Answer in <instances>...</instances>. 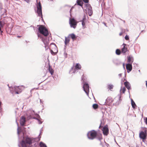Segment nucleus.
Instances as JSON below:
<instances>
[{
	"instance_id": "f257e3e1",
	"label": "nucleus",
	"mask_w": 147,
	"mask_h": 147,
	"mask_svg": "<svg viewBox=\"0 0 147 147\" xmlns=\"http://www.w3.org/2000/svg\"><path fill=\"white\" fill-rule=\"evenodd\" d=\"M87 136L88 138L90 140H93L97 138L99 140H101L102 138V134L98 133L94 130H92L89 131L87 133Z\"/></svg>"
},
{
	"instance_id": "f03ea898",
	"label": "nucleus",
	"mask_w": 147,
	"mask_h": 147,
	"mask_svg": "<svg viewBox=\"0 0 147 147\" xmlns=\"http://www.w3.org/2000/svg\"><path fill=\"white\" fill-rule=\"evenodd\" d=\"M121 97H115L114 100L111 98V97H108L107 98L106 100V102L107 103H109V104L113 102H116L115 103H114V104L115 106H117L119 105V104L121 102V100L120 99Z\"/></svg>"
},
{
	"instance_id": "7ed1b4c3",
	"label": "nucleus",
	"mask_w": 147,
	"mask_h": 147,
	"mask_svg": "<svg viewBox=\"0 0 147 147\" xmlns=\"http://www.w3.org/2000/svg\"><path fill=\"white\" fill-rule=\"evenodd\" d=\"M32 141L30 138H27L24 140H22L21 142L22 147H33L31 146H29L32 144Z\"/></svg>"
},
{
	"instance_id": "20e7f679",
	"label": "nucleus",
	"mask_w": 147,
	"mask_h": 147,
	"mask_svg": "<svg viewBox=\"0 0 147 147\" xmlns=\"http://www.w3.org/2000/svg\"><path fill=\"white\" fill-rule=\"evenodd\" d=\"M38 30L41 34L45 36H47L49 35L48 30L43 25L39 26Z\"/></svg>"
},
{
	"instance_id": "39448f33",
	"label": "nucleus",
	"mask_w": 147,
	"mask_h": 147,
	"mask_svg": "<svg viewBox=\"0 0 147 147\" xmlns=\"http://www.w3.org/2000/svg\"><path fill=\"white\" fill-rule=\"evenodd\" d=\"M51 54L53 55H55L58 52L57 48L54 44H51L49 48Z\"/></svg>"
},
{
	"instance_id": "423d86ee",
	"label": "nucleus",
	"mask_w": 147,
	"mask_h": 147,
	"mask_svg": "<svg viewBox=\"0 0 147 147\" xmlns=\"http://www.w3.org/2000/svg\"><path fill=\"white\" fill-rule=\"evenodd\" d=\"M37 12L38 16L40 17H42V7L40 2H39L37 6Z\"/></svg>"
},
{
	"instance_id": "0eeeda50",
	"label": "nucleus",
	"mask_w": 147,
	"mask_h": 147,
	"mask_svg": "<svg viewBox=\"0 0 147 147\" xmlns=\"http://www.w3.org/2000/svg\"><path fill=\"white\" fill-rule=\"evenodd\" d=\"M83 87L84 91L88 96L89 90V86L88 84L86 83L84 84V85Z\"/></svg>"
},
{
	"instance_id": "6e6552de",
	"label": "nucleus",
	"mask_w": 147,
	"mask_h": 147,
	"mask_svg": "<svg viewBox=\"0 0 147 147\" xmlns=\"http://www.w3.org/2000/svg\"><path fill=\"white\" fill-rule=\"evenodd\" d=\"M77 23L74 18H71L70 20V24L71 27L75 28Z\"/></svg>"
},
{
	"instance_id": "1a4fd4ad",
	"label": "nucleus",
	"mask_w": 147,
	"mask_h": 147,
	"mask_svg": "<svg viewBox=\"0 0 147 147\" xmlns=\"http://www.w3.org/2000/svg\"><path fill=\"white\" fill-rule=\"evenodd\" d=\"M103 133L104 135H107L109 134V129L107 125L105 126L102 129Z\"/></svg>"
},
{
	"instance_id": "9d476101",
	"label": "nucleus",
	"mask_w": 147,
	"mask_h": 147,
	"mask_svg": "<svg viewBox=\"0 0 147 147\" xmlns=\"http://www.w3.org/2000/svg\"><path fill=\"white\" fill-rule=\"evenodd\" d=\"M122 46L123 47L121 49V53H126L127 51H128L127 45L123 43Z\"/></svg>"
},
{
	"instance_id": "9b49d317",
	"label": "nucleus",
	"mask_w": 147,
	"mask_h": 147,
	"mask_svg": "<svg viewBox=\"0 0 147 147\" xmlns=\"http://www.w3.org/2000/svg\"><path fill=\"white\" fill-rule=\"evenodd\" d=\"M139 137L140 138L143 140H145L146 139V132H145L143 131H141L139 134Z\"/></svg>"
},
{
	"instance_id": "f8f14e48",
	"label": "nucleus",
	"mask_w": 147,
	"mask_h": 147,
	"mask_svg": "<svg viewBox=\"0 0 147 147\" xmlns=\"http://www.w3.org/2000/svg\"><path fill=\"white\" fill-rule=\"evenodd\" d=\"M126 69L127 72H129L131 71L132 69V66L131 64L128 63L126 64Z\"/></svg>"
},
{
	"instance_id": "ddd939ff",
	"label": "nucleus",
	"mask_w": 147,
	"mask_h": 147,
	"mask_svg": "<svg viewBox=\"0 0 147 147\" xmlns=\"http://www.w3.org/2000/svg\"><path fill=\"white\" fill-rule=\"evenodd\" d=\"M81 68V65L78 63H76L75 66V68L74 69V73H75V71L78 70L80 69Z\"/></svg>"
},
{
	"instance_id": "4468645a",
	"label": "nucleus",
	"mask_w": 147,
	"mask_h": 147,
	"mask_svg": "<svg viewBox=\"0 0 147 147\" xmlns=\"http://www.w3.org/2000/svg\"><path fill=\"white\" fill-rule=\"evenodd\" d=\"M26 122V119L24 117H22L20 120V124L21 125L23 126L24 125Z\"/></svg>"
},
{
	"instance_id": "2eb2a0df",
	"label": "nucleus",
	"mask_w": 147,
	"mask_h": 147,
	"mask_svg": "<svg viewBox=\"0 0 147 147\" xmlns=\"http://www.w3.org/2000/svg\"><path fill=\"white\" fill-rule=\"evenodd\" d=\"M134 61L133 58L130 55L128 57L127 62L129 63L132 64Z\"/></svg>"
},
{
	"instance_id": "dca6fc26",
	"label": "nucleus",
	"mask_w": 147,
	"mask_h": 147,
	"mask_svg": "<svg viewBox=\"0 0 147 147\" xmlns=\"http://www.w3.org/2000/svg\"><path fill=\"white\" fill-rule=\"evenodd\" d=\"M124 84L126 87L129 90L131 89L130 84L128 82H125L124 83Z\"/></svg>"
},
{
	"instance_id": "f3484780",
	"label": "nucleus",
	"mask_w": 147,
	"mask_h": 147,
	"mask_svg": "<svg viewBox=\"0 0 147 147\" xmlns=\"http://www.w3.org/2000/svg\"><path fill=\"white\" fill-rule=\"evenodd\" d=\"M48 70L51 75H53V74L54 71L50 65H49Z\"/></svg>"
},
{
	"instance_id": "a211bd4d",
	"label": "nucleus",
	"mask_w": 147,
	"mask_h": 147,
	"mask_svg": "<svg viewBox=\"0 0 147 147\" xmlns=\"http://www.w3.org/2000/svg\"><path fill=\"white\" fill-rule=\"evenodd\" d=\"M15 91L16 94H19L21 92L19 87H16L15 88Z\"/></svg>"
},
{
	"instance_id": "6ab92c4d",
	"label": "nucleus",
	"mask_w": 147,
	"mask_h": 147,
	"mask_svg": "<svg viewBox=\"0 0 147 147\" xmlns=\"http://www.w3.org/2000/svg\"><path fill=\"white\" fill-rule=\"evenodd\" d=\"M77 3L78 5H80L82 7L83 3L82 1V0H77Z\"/></svg>"
},
{
	"instance_id": "aec40b11",
	"label": "nucleus",
	"mask_w": 147,
	"mask_h": 147,
	"mask_svg": "<svg viewBox=\"0 0 147 147\" xmlns=\"http://www.w3.org/2000/svg\"><path fill=\"white\" fill-rule=\"evenodd\" d=\"M70 41V38L69 37H65V43L66 45Z\"/></svg>"
},
{
	"instance_id": "412c9836",
	"label": "nucleus",
	"mask_w": 147,
	"mask_h": 147,
	"mask_svg": "<svg viewBox=\"0 0 147 147\" xmlns=\"http://www.w3.org/2000/svg\"><path fill=\"white\" fill-rule=\"evenodd\" d=\"M69 36L73 40H76V35L74 34H71L69 35Z\"/></svg>"
},
{
	"instance_id": "4be33fe9",
	"label": "nucleus",
	"mask_w": 147,
	"mask_h": 147,
	"mask_svg": "<svg viewBox=\"0 0 147 147\" xmlns=\"http://www.w3.org/2000/svg\"><path fill=\"white\" fill-rule=\"evenodd\" d=\"M131 104L132 107L133 108H135L136 107V104L135 103V102L133 101V100L132 99H131Z\"/></svg>"
},
{
	"instance_id": "5701e85b",
	"label": "nucleus",
	"mask_w": 147,
	"mask_h": 147,
	"mask_svg": "<svg viewBox=\"0 0 147 147\" xmlns=\"http://www.w3.org/2000/svg\"><path fill=\"white\" fill-rule=\"evenodd\" d=\"M126 89L124 87H121L120 92L121 93H124L125 91H126Z\"/></svg>"
},
{
	"instance_id": "b1692460",
	"label": "nucleus",
	"mask_w": 147,
	"mask_h": 147,
	"mask_svg": "<svg viewBox=\"0 0 147 147\" xmlns=\"http://www.w3.org/2000/svg\"><path fill=\"white\" fill-rule=\"evenodd\" d=\"M92 107L94 109H96L98 108V105L97 104H94L92 105Z\"/></svg>"
},
{
	"instance_id": "393cba45",
	"label": "nucleus",
	"mask_w": 147,
	"mask_h": 147,
	"mask_svg": "<svg viewBox=\"0 0 147 147\" xmlns=\"http://www.w3.org/2000/svg\"><path fill=\"white\" fill-rule=\"evenodd\" d=\"M121 51L119 49H117L116 51V53L117 55H119L121 54Z\"/></svg>"
},
{
	"instance_id": "a878e982",
	"label": "nucleus",
	"mask_w": 147,
	"mask_h": 147,
	"mask_svg": "<svg viewBox=\"0 0 147 147\" xmlns=\"http://www.w3.org/2000/svg\"><path fill=\"white\" fill-rule=\"evenodd\" d=\"M113 86L112 84H109L108 85V88L111 90V89H113Z\"/></svg>"
},
{
	"instance_id": "bb28decb",
	"label": "nucleus",
	"mask_w": 147,
	"mask_h": 147,
	"mask_svg": "<svg viewBox=\"0 0 147 147\" xmlns=\"http://www.w3.org/2000/svg\"><path fill=\"white\" fill-rule=\"evenodd\" d=\"M40 147H47L46 145L42 142H40Z\"/></svg>"
},
{
	"instance_id": "cd10ccee",
	"label": "nucleus",
	"mask_w": 147,
	"mask_h": 147,
	"mask_svg": "<svg viewBox=\"0 0 147 147\" xmlns=\"http://www.w3.org/2000/svg\"><path fill=\"white\" fill-rule=\"evenodd\" d=\"M125 39L127 40H129V36L127 35H126L125 37Z\"/></svg>"
},
{
	"instance_id": "c85d7f7f",
	"label": "nucleus",
	"mask_w": 147,
	"mask_h": 147,
	"mask_svg": "<svg viewBox=\"0 0 147 147\" xmlns=\"http://www.w3.org/2000/svg\"><path fill=\"white\" fill-rule=\"evenodd\" d=\"M82 24L83 27H84L85 25V23L84 21H82Z\"/></svg>"
},
{
	"instance_id": "c756f323",
	"label": "nucleus",
	"mask_w": 147,
	"mask_h": 147,
	"mask_svg": "<svg viewBox=\"0 0 147 147\" xmlns=\"http://www.w3.org/2000/svg\"><path fill=\"white\" fill-rule=\"evenodd\" d=\"M85 3H88L89 2V0H82Z\"/></svg>"
},
{
	"instance_id": "7c9ffc66",
	"label": "nucleus",
	"mask_w": 147,
	"mask_h": 147,
	"mask_svg": "<svg viewBox=\"0 0 147 147\" xmlns=\"http://www.w3.org/2000/svg\"><path fill=\"white\" fill-rule=\"evenodd\" d=\"M21 132L20 130L19 129H18V134H19L20 132Z\"/></svg>"
},
{
	"instance_id": "2f4dec72",
	"label": "nucleus",
	"mask_w": 147,
	"mask_h": 147,
	"mask_svg": "<svg viewBox=\"0 0 147 147\" xmlns=\"http://www.w3.org/2000/svg\"><path fill=\"white\" fill-rule=\"evenodd\" d=\"M24 0L28 3H29L30 1V0Z\"/></svg>"
},
{
	"instance_id": "473e14b6",
	"label": "nucleus",
	"mask_w": 147,
	"mask_h": 147,
	"mask_svg": "<svg viewBox=\"0 0 147 147\" xmlns=\"http://www.w3.org/2000/svg\"><path fill=\"white\" fill-rule=\"evenodd\" d=\"M123 34V32H121L119 33V35L120 36H121Z\"/></svg>"
},
{
	"instance_id": "72a5a7b5",
	"label": "nucleus",
	"mask_w": 147,
	"mask_h": 147,
	"mask_svg": "<svg viewBox=\"0 0 147 147\" xmlns=\"http://www.w3.org/2000/svg\"><path fill=\"white\" fill-rule=\"evenodd\" d=\"M145 123L146 124H147V117L146 118L145 120Z\"/></svg>"
},
{
	"instance_id": "f704fd0d",
	"label": "nucleus",
	"mask_w": 147,
	"mask_h": 147,
	"mask_svg": "<svg viewBox=\"0 0 147 147\" xmlns=\"http://www.w3.org/2000/svg\"><path fill=\"white\" fill-rule=\"evenodd\" d=\"M119 76L120 77H121V74H119Z\"/></svg>"
},
{
	"instance_id": "c9c22d12",
	"label": "nucleus",
	"mask_w": 147,
	"mask_h": 147,
	"mask_svg": "<svg viewBox=\"0 0 147 147\" xmlns=\"http://www.w3.org/2000/svg\"><path fill=\"white\" fill-rule=\"evenodd\" d=\"M17 37L18 38H20L21 37V36H18Z\"/></svg>"
},
{
	"instance_id": "e433bc0d",
	"label": "nucleus",
	"mask_w": 147,
	"mask_h": 147,
	"mask_svg": "<svg viewBox=\"0 0 147 147\" xmlns=\"http://www.w3.org/2000/svg\"><path fill=\"white\" fill-rule=\"evenodd\" d=\"M146 87L147 88V81H146Z\"/></svg>"
},
{
	"instance_id": "4c0bfd02",
	"label": "nucleus",
	"mask_w": 147,
	"mask_h": 147,
	"mask_svg": "<svg viewBox=\"0 0 147 147\" xmlns=\"http://www.w3.org/2000/svg\"><path fill=\"white\" fill-rule=\"evenodd\" d=\"M1 102L0 101V107L1 106Z\"/></svg>"
},
{
	"instance_id": "58836bf2",
	"label": "nucleus",
	"mask_w": 147,
	"mask_h": 147,
	"mask_svg": "<svg viewBox=\"0 0 147 147\" xmlns=\"http://www.w3.org/2000/svg\"><path fill=\"white\" fill-rule=\"evenodd\" d=\"M43 42L44 43H45V42H44V41H43Z\"/></svg>"
}]
</instances>
